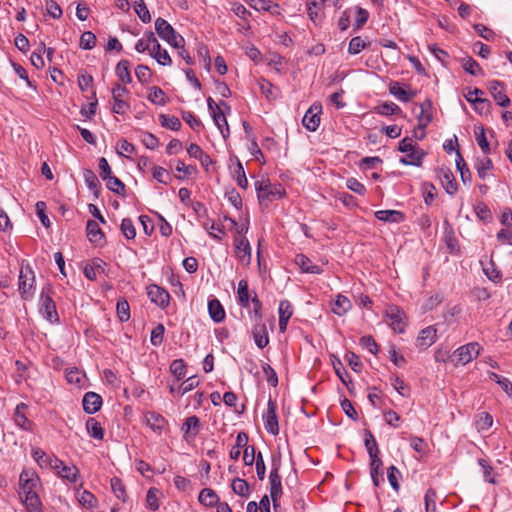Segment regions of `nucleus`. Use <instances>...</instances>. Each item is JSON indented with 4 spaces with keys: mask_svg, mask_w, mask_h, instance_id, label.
Returning a JSON list of instances; mask_svg holds the SVG:
<instances>
[{
    "mask_svg": "<svg viewBox=\"0 0 512 512\" xmlns=\"http://www.w3.org/2000/svg\"><path fill=\"white\" fill-rule=\"evenodd\" d=\"M20 494L25 496L24 502L28 509H36L40 505L37 489L40 486L38 475L32 470H23L19 477Z\"/></svg>",
    "mask_w": 512,
    "mask_h": 512,
    "instance_id": "obj_1",
    "label": "nucleus"
},
{
    "mask_svg": "<svg viewBox=\"0 0 512 512\" xmlns=\"http://www.w3.org/2000/svg\"><path fill=\"white\" fill-rule=\"evenodd\" d=\"M481 347L477 342H470L457 348L449 355L450 362L458 367L464 366L475 359L480 353Z\"/></svg>",
    "mask_w": 512,
    "mask_h": 512,
    "instance_id": "obj_2",
    "label": "nucleus"
},
{
    "mask_svg": "<svg viewBox=\"0 0 512 512\" xmlns=\"http://www.w3.org/2000/svg\"><path fill=\"white\" fill-rule=\"evenodd\" d=\"M260 204L272 202L283 197L284 189L280 184H272L268 179L255 183Z\"/></svg>",
    "mask_w": 512,
    "mask_h": 512,
    "instance_id": "obj_3",
    "label": "nucleus"
},
{
    "mask_svg": "<svg viewBox=\"0 0 512 512\" xmlns=\"http://www.w3.org/2000/svg\"><path fill=\"white\" fill-rule=\"evenodd\" d=\"M399 151L402 153H406L405 157L400 158V162L404 165H413L420 166L422 163V159L424 157V153L416 149L415 145L410 138H404L400 141Z\"/></svg>",
    "mask_w": 512,
    "mask_h": 512,
    "instance_id": "obj_4",
    "label": "nucleus"
},
{
    "mask_svg": "<svg viewBox=\"0 0 512 512\" xmlns=\"http://www.w3.org/2000/svg\"><path fill=\"white\" fill-rule=\"evenodd\" d=\"M155 30L161 39L173 47H181L184 44V38L177 34L174 28L163 18L156 19Z\"/></svg>",
    "mask_w": 512,
    "mask_h": 512,
    "instance_id": "obj_5",
    "label": "nucleus"
},
{
    "mask_svg": "<svg viewBox=\"0 0 512 512\" xmlns=\"http://www.w3.org/2000/svg\"><path fill=\"white\" fill-rule=\"evenodd\" d=\"M50 286L44 287L40 295V313L50 323L59 321V316L56 310V305L52 299Z\"/></svg>",
    "mask_w": 512,
    "mask_h": 512,
    "instance_id": "obj_6",
    "label": "nucleus"
},
{
    "mask_svg": "<svg viewBox=\"0 0 512 512\" xmlns=\"http://www.w3.org/2000/svg\"><path fill=\"white\" fill-rule=\"evenodd\" d=\"M420 112L417 114L418 125L413 131V136L417 139L425 137V128L432 121V103L429 100L424 101L418 105Z\"/></svg>",
    "mask_w": 512,
    "mask_h": 512,
    "instance_id": "obj_7",
    "label": "nucleus"
},
{
    "mask_svg": "<svg viewBox=\"0 0 512 512\" xmlns=\"http://www.w3.org/2000/svg\"><path fill=\"white\" fill-rule=\"evenodd\" d=\"M35 283V275L29 266L22 267L19 274V291L23 299L32 297Z\"/></svg>",
    "mask_w": 512,
    "mask_h": 512,
    "instance_id": "obj_8",
    "label": "nucleus"
},
{
    "mask_svg": "<svg viewBox=\"0 0 512 512\" xmlns=\"http://www.w3.org/2000/svg\"><path fill=\"white\" fill-rule=\"evenodd\" d=\"M129 91L125 86L120 84H116L112 88V98L114 101V105L112 107V111L116 114H124L130 108V105L125 100L128 96Z\"/></svg>",
    "mask_w": 512,
    "mask_h": 512,
    "instance_id": "obj_9",
    "label": "nucleus"
},
{
    "mask_svg": "<svg viewBox=\"0 0 512 512\" xmlns=\"http://www.w3.org/2000/svg\"><path fill=\"white\" fill-rule=\"evenodd\" d=\"M235 256L244 265L251 262V246L244 236H235L234 238Z\"/></svg>",
    "mask_w": 512,
    "mask_h": 512,
    "instance_id": "obj_10",
    "label": "nucleus"
},
{
    "mask_svg": "<svg viewBox=\"0 0 512 512\" xmlns=\"http://www.w3.org/2000/svg\"><path fill=\"white\" fill-rule=\"evenodd\" d=\"M322 106L319 103H314L305 113L302 124L309 131H316L320 124V114Z\"/></svg>",
    "mask_w": 512,
    "mask_h": 512,
    "instance_id": "obj_11",
    "label": "nucleus"
},
{
    "mask_svg": "<svg viewBox=\"0 0 512 512\" xmlns=\"http://www.w3.org/2000/svg\"><path fill=\"white\" fill-rule=\"evenodd\" d=\"M52 462L54 464L51 469L54 470L59 477L69 482L76 481L79 474V470L75 465H67L58 458L57 460H53Z\"/></svg>",
    "mask_w": 512,
    "mask_h": 512,
    "instance_id": "obj_12",
    "label": "nucleus"
},
{
    "mask_svg": "<svg viewBox=\"0 0 512 512\" xmlns=\"http://www.w3.org/2000/svg\"><path fill=\"white\" fill-rule=\"evenodd\" d=\"M488 90L499 106L508 107L510 105L511 101L504 92V85L502 82L497 80L490 81L488 83Z\"/></svg>",
    "mask_w": 512,
    "mask_h": 512,
    "instance_id": "obj_13",
    "label": "nucleus"
},
{
    "mask_svg": "<svg viewBox=\"0 0 512 512\" xmlns=\"http://www.w3.org/2000/svg\"><path fill=\"white\" fill-rule=\"evenodd\" d=\"M266 430L272 435L279 433L278 419L276 415V403L272 399L268 401L267 412L263 416Z\"/></svg>",
    "mask_w": 512,
    "mask_h": 512,
    "instance_id": "obj_14",
    "label": "nucleus"
},
{
    "mask_svg": "<svg viewBox=\"0 0 512 512\" xmlns=\"http://www.w3.org/2000/svg\"><path fill=\"white\" fill-rule=\"evenodd\" d=\"M387 322L389 326L396 332L402 333L405 329L404 312L397 307H390L386 311Z\"/></svg>",
    "mask_w": 512,
    "mask_h": 512,
    "instance_id": "obj_15",
    "label": "nucleus"
},
{
    "mask_svg": "<svg viewBox=\"0 0 512 512\" xmlns=\"http://www.w3.org/2000/svg\"><path fill=\"white\" fill-rule=\"evenodd\" d=\"M27 406L24 403H20L16 406L15 411L13 413V421L16 426L24 431H32L33 430V422L28 419L26 416L25 410Z\"/></svg>",
    "mask_w": 512,
    "mask_h": 512,
    "instance_id": "obj_16",
    "label": "nucleus"
},
{
    "mask_svg": "<svg viewBox=\"0 0 512 512\" xmlns=\"http://www.w3.org/2000/svg\"><path fill=\"white\" fill-rule=\"evenodd\" d=\"M438 178L441 181L443 188L450 195L455 194L458 189V185L453 172L448 168H440L438 170Z\"/></svg>",
    "mask_w": 512,
    "mask_h": 512,
    "instance_id": "obj_17",
    "label": "nucleus"
},
{
    "mask_svg": "<svg viewBox=\"0 0 512 512\" xmlns=\"http://www.w3.org/2000/svg\"><path fill=\"white\" fill-rule=\"evenodd\" d=\"M159 48V42L154 36L153 32L145 33L144 36L139 39L135 45V49L139 53L148 52L149 55Z\"/></svg>",
    "mask_w": 512,
    "mask_h": 512,
    "instance_id": "obj_18",
    "label": "nucleus"
},
{
    "mask_svg": "<svg viewBox=\"0 0 512 512\" xmlns=\"http://www.w3.org/2000/svg\"><path fill=\"white\" fill-rule=\"evenodd\" d=\"M145 424L155 433L161 434L167 427V421L160 414L155 412H146L144 414Z\"/></svg>",
    "mask_w": 512,
    "mask_h": 512,
    "instance_id": "obj_19",
    "label": "nucleus"
},
{
    "mask_svg": "<svg viewBox=\"0 0 512 512\" xmlns=\"http://www.w3.org/2000/svg\"><path fill=\"white\" fill-rule=\"evenodd\" d=\"M278 470H279L278 465L274 466V468L272 469L270 476H269L270 494H271V498H272L275 508L277 507L278 499L282 495L281 477L278 473Z\"/></svg>",
    "mask_w": 512,
    "mask_h": 512,
    "instance_id": "obj_20",
    "label": "nucleus"
},
{
    "mask_svg": "<svg viewBox=\"0 0 512 512\" xmlns=\"http://www.w3.org/2000/svg\"><path fill=\"white\" fill-rule=\"evenodd\" d=\"M437 338V330L433 326L422 329L416 339V346L420 349L430 347Z\"/></svg>",
    "mask_w": 512,
    "mask_h": 512,
    "instance_id": "obj_21",
    "label": "nucleus"
},
{
    "mask_svg": "<svg viewBox=\"0 0 512 512\" xmlns=\"http://www.w3.org/2000/svg\"><path fill=\"white\" fill-rule=\"evenodd\" d=\"M148 296L152 302L160 307H166L169 304V293L157 285H150L148 287Z\"/></svg>",
    "mask_w": 512,
    "mask_h": 512,
    "instance_id": "obj_22",
    "label": "nucleus"
},
{
    "mask_svg": "<svg viewBox=\"0 0 512 512\" xmlns=\"http://www.w3.org/2000/svg\"><path fill=\"white\" fill-rule=\"evenodd\" d=\"M473 94H481L483 95L484 92L481 89L475 88L473 91H469L468 94L465 96L466 100L468 102H471L475 105V109L480 114H486L490 111L491 103L488 99L476 97L473 98Z\"/></svg>",
    "mask_w": 512,
    "mask_h": 512,
    "instance_id": "obj_23",
    "label": "nucleus"
},
{
    "mask_svg": "<svg viewBox=\"0 0 512 512\" xmlns=\"http://www.w3.org/2000/svg\"><path fill=\"white\" fill-rule=\"evenodd\" d=\"M279 330L284 333L287 329L289 319L293 315V307L288 300H281L278 308Z\"/></svg>",
    "mask_w": 512,
    "mask_h": 512,
    "instance_id": "obj_24",
    "label": "nucleus"
},
{
    "mask_svg": "<svg viewBox=\"0 0 512 512\" xmlns=\"http://www.w3.org/2000/svg\"><path fill=\"white\" fill-rule=\"evenodd\" d=\"M102 405V398L99 394L88 392L83 397V408L85 412L93 414L97 412Z\"/></svg>",
    "mask_w": 512,
    "mask_h": 512,
    "instance_id": "obj_25",
    "label": "nucleus"
},
{
    "mask_svg": "<svg viewBox=\"0 0 512 512\" xmlns=\"http://www.w3.org/2000/svg\"><path fill=\"white\" fill-rule=\"evenodd\" d=\"M352 308V302L350 299L342 294H338L336 299L332 303L331 310L338 316L345 315Z\"/></svg>",
    "mask_w": 512,
    "mask_h": 512,
    "instance_id": "obj_26",
    "label": "nucleus"
},
{
    "mask_svg": "<svg viewBox=\"0 0 512 512\" xmlns=\"http://www.w3.org/2000/svg\"><path fill=\"white\" fill-rule=\"evenodd\" d=\"M389 92L402 102H408L416 95L415 91L406 90L401 87L399 82H391L389 84Z\"/></svg>",
    "mask_w": 512,
    "mask_h": 512,
    "instance_id": "obj_27",
    "label": "nucleus"
},
{
    "mask_svg": "<svg viewBox=\"0 0 512 512\" xmlns=\"http://www.w3.org/2000/svg\"><path fill=\"white\" fill-rule=\"evenodd\" d=\"M252 335H253L255 344L259 348L262 349L268 345L269 338H268L267 329H266V326L264 323H257L252 330Z\"/></svg>",
    "mask_w": 512,
    "mask_h": 512,
    "instance_id": "obj_28",
    "label": "nucleus"
},
{
    "mask_svg": "<svg viewBox=\"0 0 512 512\" xmlns=\"http://www.w3.org/2000/svg\"><path fill=\"white\" fill-rule=\"evenodd\" d=\"M87 236L90 242L94 244H101L104 240V233L99 227V224L94 220H88L87 226Z\"/></svg>",
    "mask_w": 512,
    "mask_h": 512,
    "instance_id": "obj_29",
    "label": "nucleus"
},
{
    "mask_svg": "<svg viewBox=\"0 0 512 512\" xmlns=\"http://www.w3.org/2000/svg\"><path fill=\"white\" fill-rule=\"evenodd\" d=\"M295 263L300 267L303 272L312 273V274H320L322 273V268L318 265H314L311 260L303 254H298L295 257Z\"/></svg>",
    "mask_w": 512,
    "mask_h": 512,
    "instance_id": "obj_30",
    "label": "nucleus"
},
{
    "mask_svg": "<svg viewBox=\"0 0 512 512\" xmlns=\"http://www.w3.org/2000/svg\"><path fill=\"white\" fill-rule=\"evenodd\" d=\"M378 220L391 223H399L404 220V214L397 210H379L375 212Z\"/></svg>",
    "mask_w": 512,
    "mask_h": 512,
    "instance_id": "obj_31",
    "label": "nucleus"
},
{
    "mask_svg": "<svg viewBox=\"0 0 512 512\" xmlns=\"http://www.w3.org/2000/svg\"><path fill=\"white\" fill-rule=\"evenodd\" d=\"M208 311L212 320L216 323H220L225 318V311L218 299H212L208 302Z\"/></svg>",
    "mask_w": 512,
    "mask_h": 512,
    "instance_id": "obj_32",
    "label": "nucleus"
},
{
    "mask_svg": "<svg viewBox=\"0 0 512 512\" xmlns=\"http://www.w3.org/2000/svg\"><path fill=\"white\" fill-rule=\"evenodd\" d=\"M213 121L217 128L219 129L220 133L222 134L223 138H227L229 136V126L226 120V116L222 109L216 110L215 112L211 113Z\"/></svg>",
    "mask_w": 512,
    "mask_h": 512,
    "instance_id": "obj_33",
    "label": "nucleus"
},
{
    "mask_svg": "<svg viewBox=\"0 0 512 512\" xmlns=\"http://www.w3.org/2000/svg\"><path fill=\"white\" fill-rule=\"evenodd\" d=\"M115 72L122 83L129 84L132 82V77L130 74V62L128 60L119 61Z\"/></svg>",
    "mask_w": 512,
    "mask_h": 512,
    "instance_id": "obj_34",
    "label": "nucleus"
},
{
    "mask_svg": "<svg viewBox=\"0 0 512 512\" xmlns=\"http://www.w3.org/2000/svg\"><path fill=\"white\" fill-rule=\"evenodd\" d=\"M147 98L150 102L158 106H164L168 102L165 92L157 86L149 88Z\"/></svg>",
    "mask_w": 512,
    "mask_h": 512,
    "instance_id": "obj_35",
    "label": "nucleus"
},
{
    "mask_svg": "<svg viewBox=\"0 0 512 512\" xmlns=\"http://www.w3.org/2000/svg\"><path fill=\"white\" fill-rule=\"evenodd\" d=\"M32 456L38 465L42 468H52L54 464L52 461L57 460L56 457L46 455V453L41 449H34Z\"/></svg>",
    "mask_w": 512,
    "mask_h": 512,
    "instance_id": "obj_36",
    "label": "nucleus"
},
{
    "mask_svg": "<svg viewBox=\"0 0 512 512\" xmlns=\"http://www.w3.org/2000/svg\"><path fill=\"white\" fill-rule=\"evenodd\" d=\"M86 429L91 437H93L97 440L103 439L104 430H103L101 424L96 419L89 418L86 422Z\"/></svg>",
    "mask_w": 512,
    "mask_h": 512,
    "instance_id": "obj_37",
    "label": "nucleus"
},
{
    "mask_svg": "<svg viewBox=\"0 0 512 512\" xmlns=\"http://www.w3.org/2000/svg\"><path fill=\"white\" fill-rule=\"evenodd\" d=\"M83 176L89 190H91L96 196H98L100 183L96 174L92 170L86 169L83 172Z\"/></svg>",
    "mask_w": 512,
    "mask_h": 512,
    "instance_id": "obj_38",
    "label": "nucleus"
},
{
    "mask_svg": "<svg viewBox=\"0 0 512 512\" xmlns=\"http://www.w3.org/2000/svg\"><path fill=\"white\" fill-rule=\"evenodd\" d=\"M133 2V7L138 15V17L141 19L144 23H149L151 21V15L150 12L143 0H131Z\"/></svg>",
    "mask_w": 512,
    "mask_h": 512,
    "instance_id": "obj_39",
    "label": "nucleus"
},
{
    "mask_svg": "<svg viewBox=\"0 0 512 512\" xmlns=\"http://www.w3.org/2000/svg\"><path fill=\"white\" fill-rule=\"evenodd\" d=\"M233 176L237 185L241 188H247L248 180L242 166V163L237 159L235 167L233 169Z\"/></svg>",
    "mask_w": 512,
    "mask_h": 512,
    "instance_id": "obj_40",
    "label": "nucleus"
},
{
    "mask_svg": "<svg viewBox=\"0 0 512 512\" xmlns=\"http://www.w3.org/2000/svg\"><path fill=\"white\" fill-rule=\"evenodd\" d=\"M199 502L205 506H213L215 505L219 498L217 494L209 488L203 489L199 494Z\"/></svg>",
    "mask_w": 512,
    "mask_h": 512,
    "instance_id": "obj_41",
    "label": "nucleus"
},
{
    "mask_svg": "<svg viewBox=\"0 0 512 512\" xmlns=\"http://www.w3.org/2000/svg\"><path fill=\"white\" fill-rule=\"evenodd\" d=\"M463 69L471 75H484L482 68L479 64L471 57L464 58L462 60Z\"/></svg>",
    "mask_w": 512,
    "mask_h": 512,
    "instance_id": "obj_42",
    "label": "nucleus"
},
{
    "mask_svg": "<svg viewBox=\"0 0 512 512\" xmlns=\"http://www.w3.org/2000/svg\"><path fill=\"white\" fill-rule=\"evenodd\" d=\"M150 56L153 57L158 62V64L162 66H170L172 64V59L170 55L168 54L166 49H163L161 47L160 44L159 48L155 49Z\"/></svg>",
    "mask_w": 512,
    "mask_h": 512,
    "instance_id": "obj_43",
    "label": "nucleus"
},
{
    "mask_svg": "<svg viewBox=\"0 0 512 512\" xmlns=\"http://www.w3.org/2000/svg\"><path fill=\"white\" fill-rule=\"evenodd\" d=\"M170 371L177 381L184 379L186 376V365L182 359L174 360L170 365Z\"/></svg>",
    "mask_w": 512,
    "mask_h": 512,
    "instance_id": "obj_44",
    "label": "nucleus"
},
{
    "mask_svg": "<svg viewBox=\"0 0 512 512\" xmlns=\"http://www.w3.org/2000/svg\"><path fill=\"white\" fill-rule=\"evenodd\" d=\"M376 112L384 115L389 116L393 114H400L402 112L401 108L393 103V102H385L375 108Z\"/></svg>",
    "mask_w": 512,
    "mask_h": 512,
    "instance_id": "obj_45",
    "label": "nucleus"
},
{
    "mask_svg": "<svg viewBox=\"0 0 512 512\" xmlns=\"http://www.w3.org/2000/svg\"><path fill=\"white\" fill-rule=\"evenodd\" d=\"M259 88L261 90V93L265 95V97L269 100H273L277 98L276 88L272 83L265 79H260L258 81Z\"/></svg>",
    "mask_w": 512,
    "mask_h": 512,
    "instance_id": "obj_46",
    "label": "nucleus"
},
{
    "mask_svg": "<svg viewBox=\"0 0 512 512\" xmlns=\"http://www.w3.org/2000/svg\"><path fill=\"white\" fill-rule=\"evenodd\" d=\"M493 424V418L489 413L482 412L477 416L475 425L479 432L488 430Z\"/></svg>",
    "mask_w": 512,
    "mask_h": 512,
    "instance_id": "obj_47",
    "label": "nucleus"
},
{
    "mask_svg": "<svg viewBox=\"0 0 512 512\" xmlns=\"http://www.w3.org/2000/svg\"><path fill=\"white\" fill-rule=\"evenodd\" d=\"M199 419L196 416L188 417L184 423L185 438L194 437L198 433Z\"/></svg>",
    "mask_w": 512,
    "mask_h": 512,
    "instance_id": "obj_48",
    "label": "nucleus"
},
{
    "mask_svg": "<svg viewBox=\"0 0 512 512\" xmlns=\"http://www.w3.org/2000/svg\"><path fill=\"white\" fill-rule=\"evenodd\" d=\"M436 500H437L436 491L432 488L428 489L424 496L426 512H437Z\"/></svg>",
    "mask_w": 512,
    "mask_h": 512,
    "instance_id": "obj_49",
    "label": "nucleus"
},
{
    "mask_svg": "<svg viewBox=\"0 0 512 512\" xmlns=\"http://www.w3.org/2000/svg\"><path fill=\"white\" fill-rule=\"evenodd\" d=\"M161 125L167 129L178 131L181 128L180 120L175 116L160 115Z\"/></svg>",
    "mask_w": 512,
    "mask_h": 512,
    "instance_id": "obj_50",
    "label": "nucleus"
},
{
    "mask_svg": "<svg viewBox=\"0 0 512 512\" xmlns=\"http://www.w3.org/2000/svg\"><path fill=\"white\" fill-rule=\"evenodd\" d=\"M104 181H106L107 188L117 194H122L125 190L124 183L113 175L107 177Z\"/></svg>",
    "mask_w": 512,
    "mask_h": 512,
    "instance_id": "obj_51",
    "label": "nucleus"
},
{
    "mask_svg": "<svg viewBox=\"0 0 512 512\" xmlns=\"http://www.w3.org/2000/svg\"><path fill=\"white\" fill-rule=\"evenodd\" d=\"M117 316L121 322H126L130 318V308L126 300L120 299L116 305Z\"/></svg>",
    "mask_w": 512,
    "mask_h": 512,
    "instance_id": "obj_52",
    "label": "nucleus"
},
{
    "mask_svg": "<svg viewBox=\"0 0 512 512\" xmlns=\"http://www.w3.org/2000/svg\"><path fill=\"white\" fill-rule=\"evenodd\" d=\"M493 168L492 161L485 157L483 159H479L476 163V170L478 176L482 179H485L487 176V172Z\"/></svg>",
    "mask_w": 512,
    "mask_h": 512,
    "instance_id": "obj_53",
    "label": "nucleus"
},
{
    "mask_svg": "<svg viewBox=\"0 0 512 512\" xmlns=\"http://www.w3.org/2000/svg\"><path fill=\"white\" fill-rule=\"evenodd\" d=\"M96 45V36L91 31H86L81 35L80 47L85 50H90Z\"/></svg>",
    "mask_w": 512,
    "mask_h": 512,
    "instance_id": "obj_54",
    "label": "nucleus"
},
{
    "mask_svg": "<svg viewBox=\"0 0 512 512\" xmlns=\"http://www.w3.org/2000/svg\"><path fill=\"white\" fill-rule=\"evenodd\" d=\"M231 486H232V490L237 495H240V496H248L249 495V485L245 480L236 478L232 482Z\"/></svg>",
    "mask_w": 512,
    "mask_h": 512,
    "instance_id": "obj_55",
    "label": "nucleus"
},
{
    "mask_svg": "<svg viewBox=\"0 0 512 512\" xmlns=\"http://www.w3.org/2000/svg\"><path fill=\"white\" fill-rule=\"evenodd\" d=\"M120 229L127 239H134L136 236V229L133 222L129 218H124L121 222Z\"/></svg>",
    "mask_w": 512,
    "mask_h": 512,
    "instance_id": "obj_56",
    "label": "nucleus"
},
{
    "mask_svg": "<svg viewBox=\"0 0 512 512\" xmlns=\"http://www.w3.org/2000/svg\"><path fill=\"white\" fill-rule=\"evenodd\" d=\"M117 153L123 157H129L130 154L135 152V146L125 139L120 140L117 143Z\"/></svg>",
    "mask_w": 512,
    "mask_h": 512,
    "instance_id": "obj_57",
    "label": "nucleus"
},
{
    "mask_svg": "<svg viewBox=\"0 0 512 512\" xmlns=\"http://www.w3.org/2000/svg\"><path fill=\"white\" fill-rule=\"evenodd\" d=\"M366 46V43L360 36H356L352 38L348 45V52L351 55H356L360 53Z\"/></svg>",
    "mask_w": 512,
    "mask_h": 512,
    "instance_id": "obj_58",
    "label": "nucleus"
},
{
    "mask_svg": "<svg viewBox=\"0 0 512 512\" xmlns=\"http://www.w3.org/2000/svg\"><path fill=\"white\" fill-rule=\"evenodd\" d=\"M65 377L68 384H80L85 378V374L77 368H72L66 371Z\"/></svg>",
    "mask_w": 512,
    "mask_h": 512,
    "instance_id": "obj_59",
    "label": "nucleus"
},
{
    "mask_svg": "<svg viewBox=\"0 0 512 512\" xmlns=\"http://www.w3.org/2000/svg\"><path fill=\"white\" fill-rule=\"evenodd\" d=\"M164 332H165V328H164L163 324H158L157 326H155L153 328V330L151 331V337H150L151 344L154 346L161 345L163 342Z\"/></svg>",
    "mask_w": 512,
    "mask_h": 512,
    "instance_id": "obj_60",
    "label": "nucleus"
},
{
    "mask_svg": "<svg viewBox=\"0 0 512 512\" xmlns=\"http://www.w3.org/2000/svg\"><path fill=\"white\" fill-rule=\"evenodd\" d=\"M476 141L484 154L490 153L489 143L487 141L484 128H479V131L475 130Z\"/></svg>",
    "mask_w": 512,
    "mask_h": 512,
    "instance_id": "obj_61",
    "label": "nucleus"
},
{
    "mask_svg": "<svg viewBox=\"0 0 512 512\" xmlns=\"http://www.w3.org/2000/svg\"><path fill=\"white\" fill-rule=\"evenodd\" d=\"M365 447L369 455L379 454V449L376 440L369 430L365 432Z\"/></svg>",
    "mask_w": 512,
    "mask_h": 512,
    "instance_id": "obj_62",
    "label": "nucleus"
},
{
    "mask_svg": "<svg viewBox=\"0 0 512 512\" xmlns=\"http://www.w3.org/2000/svg\"><path fill=\"white\" fill-rule=\"evenodd\" d=\"M159 490L156 488H150L147 492L146 502L151 510H157L159 508L158 495Z\"/></svg>",
    "mask_w": 512,
    "mask_h": 512,
    "instance_id": "obj_63",
    "label": "nucleus"
},
{
    "mask_svg": "<svg viewBox=\"0 0 512 512\" xmlns=\"http://www.w3.org/2000/svg\"><path fill=\"white\" fill-rule=\"evenodd\" d=\"M111 488L118 499L125 501L126 491L122 481L118 478L111 479Z\"/></svg>",
    "mask_w": 512,
    "mask_h": 512,
    "instance_id": "obj_64",
    "label": "nucleus"
}]
</instances>
